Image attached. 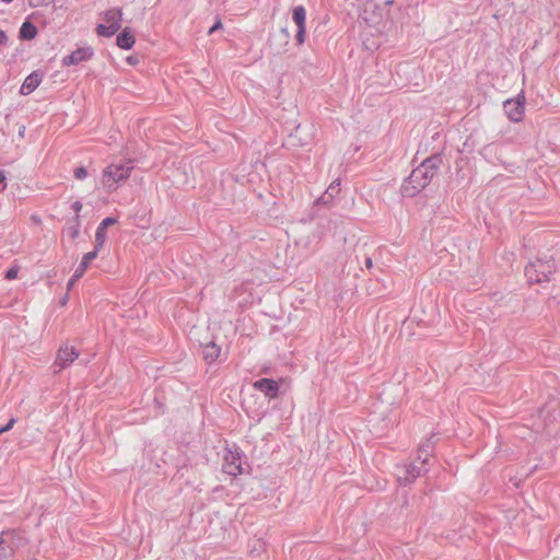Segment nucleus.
I'll use <instances>...</instances> for the list:
<instances>
[{"instance_id": "nucleus-18", "label": "nucleus", "mask_w": 560, "mask_h": 560, "mask_svg": "<svg viewBox=\"0 0 560 560\" xmlns=\"http://www.w3.org/2000/svg\"><path fill=\"white\" fill-rule=\"evenodd\" d=\"M19 272H20V267L19 266H12L11 268H9L5 272V279L7 280H14L18 278L19 276Z\"/></svg>"}, {"instance_id": "nucleus-7", "label": "nucleus", "mask_w": 560, "mask_h": 560, "mask_svg": "<svg viewBox=\"0 0 560 560\" xmlns=\"http://www.w3.org/2000/svg\"><path fill=\"white\" fill-rule=\"evenodd\" d=\"M79 358V351L70 345H62L57 353L55 365L65 369Z\"/></svg>"}, {"instance_id": "nucleus-30", "label": "nucleus", "mask_w": 560, "mask_h": 560, "mask_svg": "<svg viewBox=\"0 0 560 560\" xmlns=\"http://www.w3.org/2000/svg\"><path fill=\"white\" fill-rule=\"evenodd\" d=\"M2 1L9 3V2H12L13 0H2Z\"/></svg>"}, {"instance_id": "nucleus-24", "label": "nucleus", "mask_w": 560, "mask_h": 560, "mask_svg": "<svg viewBox=\"0 0 560 560\" xmlns=\"http://www.w3.org/2000/svg\"><path fill=\"white\" fill-rule=\"evenodd\" d=\"M79 225H80V222H75V225L70 229L69 231V235L71 238H75L79 234Z\"/></svg>"}, {"instance_id": "nucleus-2", "label": "nucleus", "mask_w": 560, "mask_h": 560, "mask_svg": "<svg viewBox=\"0 0 560 560\" xmlns=\"http://www.w3.org/2000/svg\"><path fill=\"white\" fill-rule=\"evenodd\" d=\"M132 172L130 162H117L108 164L102 172L101 183L103 188L108 191H115L118 186L126 182Z\"/></svg>"}, {"instance_id": "nucleus-1", "label": "nucleus", "mask_w": 560, "mask_h": 560, "mask_svg": "<svg viewBox=\"0 0 560 560\" xmlns=\"http://www.w3.org/2000/svg\"><path fill=\"white\" fill-rule=\"evenodd\" d=\"M438 164L434 159L424 160L415 168L402 186V191L407 196H413L427 187L436 174Z\"/></svg>"}, {"instance_id": "nucleus-17", "label": "nucleus", "mask_w": 560, "mask_h": 560, "mask_svg": "<svg viewBox=\"0 0 560 560\" xmlns=\"http://www.w3.org/2000/svg\"><path fill=\"white\" fill-rule=\"evenodd\" d=\"M107 240V230L98 225L95 232V246L94 250L98 253L105 245Z\"/></svg>"}, {"instance_id": "nucleus-22", "label": "nucleus", "mask_w": 560, "mask_h": 560, "mask_svg": "<svg viewBox=\"0 0 560 560\" xmlns=\"http://www.w3.org/2000/svg\"><path fill=\"white\" fill-rule=\"evenodd\" d=\"M116 222L117 221H116L115 218L108 217V218L104 219L98 225H101V226H103L104 229L107 230L108 226L114 225Z\"/></svg>"}, {"instance_id": "nucleus-3", "label": "nucleus", "mask_w": 560, "mask_h": 560, "mask_svg": "<svg viewBox=\"0 0 560 560\" xmlns=\"http://www.w3.org/2000/svg\"><path fill=\"white\" fill-rule=\"evenodd\" d=\"M556 271V264L552 257H537L525 268V276L532 283H544L551 279Z\"/></svg>"}, {"instance_id": "nucleus-13", "label": "nucleus", "mask_w": 560, "mask_h": 560, "mask_svg": "<svg viewBox=\"0 0 560 560\" xmlns=\"http://www.w3.org/2000/svg\"><path fill=\"white\" fill-rule=\"evenodd\" d=\"M40 82H42V75L39 73H37V72L31 73L24 80V82L21 86L20 93L23 95L31 94L33 91H35L38 88Z\"/></svg>"}, {"instance_id": "nucleus-14", "label": "nucleus", "mask_w": 560, "mask_h": 560, "mask_svg": "<svg viewBox=\"0 0 560 560\" xmlns=\"http://www.w3.org/2000/svg\"><path fill=\"white\" fill-rule=\"evenodd\" d=\"M136 43V38L129 27L122 30L116 38V44L121 49H131Z\"/></svg>"}, {"instance_id": "nucleus-12", "label": "nucleus", "mask_w": 560, "mask_h": 560, "mask_svg": "<svg viewBox=\"0 0 560 560\" xmlns=\"http://www.w3.org/2000/svg\"><path fill=\"white\" fill-rule=\"evenodd\" d=\"M97 254L95 250H92V252H89L86 253L83 258H82V261L80 262V265L78 266V268L75 269L70 282H69V287L73 285V283L79 280L84 273L85 271L88 270L89 268V265L91 264V261L93 259H95L97 257Z\"/></svg>"}, {"instance_id": "nucleus-15", "label": "nucleus", "mask_w": 560, "mask_h": 560, "mask_svg": "<svg viewBox=\"0 0 560 560\" xmlns=\"http://www.w3.org/2000/svg\"><path fill=\"white\" fill-rule=\"evenodd\" d=\"M221 354V348L214 342H210L205 345L203 347V358L209 363H212L219 359Z\"/></svg>"}, {"instance_id": "nucleus-11", "label": "nucleus", "mask_w": 560, "mask_h": 560, "mask_svg": "<svg viewBox=\"0 0 560 560\" xmlns=\"http://www.w3.org/2000/svg\"><path fill=\"white\" fill-rule=\"evenodd\" d=\"M93 50L91 48H78L69 56L62 59V65L66 67L78 65L82 61L91 59Z\"/></svg>"}, {"instance_id": "nucleus-10", "label": "nucleus", "mask_w": 560, "mask_h": 560, "mask_svg": "<svg viewBox=\"0 0 560 560\" xmlns=\"http://www.w3.org/2000/svg\"><path fill=\"white\" fill-rule=\"evenodd\" d=\"M223 470L231 475L237 476L242 474V459L238 454L229 452L224 457Z\"/></svg>"}, {"instance_id": "nucleus-23", "label": "nucleus", "mask_w": 560, "mask_h": 560, "mask_svg": "<svg viewBox=\"0 0 560 560\" xmlns=\"http://www.w3.org/2000/svg\"><path fill=\"white\" fill-rule=\"evenodd\" d=\"M14 423H15V419L14 418L10 419L5 425L0 428V434L11 430L13 428Z\"/></svg>"}, {"instance_id": "nucleus-19", "label": "nucleus", "mask_w": 560, "mask_h": 560, "mask_svg": "<svg viewBox=\"0 0 560 560\" xmlns=\"http://www.w3.org/2000/svg\"><path fill=\"white\" fill-rule=\"evenodd\" d=\"M83 208V205L81 201L77 200L71 205V209L75 214V222H80V212Z\"/></svg>"}, {"instance_id": "nucleus-16", "label": "nucleus", "mask_w": 560, "mask_h": 560, "mask_svg": "<svg viewBox=\"0 0 560 560\" xmlns=\"http://www.w3.org/2000/svg\"><path fill=\"white\" fill-rule=\"evenodd\" d=\"M37 35V27L31 22H24L20 28V37L31 40Z\"/></svg>"}, {"instance_id": "nucleus-6", "label": "nucleus", "mask_w": 560, "mask_h": 560, "mask_svg": "<svg viewBox=\"0 0 560 560\" xmlns=\"http://www.w3.org/2000/svg\"><path fill=\"white\" fill-rule=\"evenodd\" d=\"M526 97L523 92L518 93L515 98H509L503 103V108L509 120L520 122L525 115Z\"/></svg>"}, {"instance_id": "nucleus-21", "label": "nucleus", "mask_w": 560, "mask_h": 560, "mask_svg": "<svg viewBox=\"0 0 560 560\" xmlns=\"http://www.w3.org/2000/svg\"><path fill=\"white\" fill-rule=\"evenodd\" d=\"M408 474L410 476H406L405 479L407 481H412L420 476V470L416 469L413 466H411L410 470L408 469Z\"/></svg>"}, {"instance_id": "nucleus-4", "label": "nucleus", "mask_w": 560, "mask_h": 560, "mask_svg": "<svg viewBox=\"0 0 560 560\" xmlns=\"http://www.w3.org/2000/svg\"><path fill=\"white\" fill-rule=\"evenodd\" d=\"M122 16L121 9L112 8L106 10L102 15L103 22L96 26V34L103 37L113 36L120 28Z\"/></svg>"}, {"instance_id": "nucleus-27", "label": "nucleus", "mask_w": 560, "mask_h": 560, "mask_svg": "<svg viewBox=\"0 0 560 560\" xmlns=\"http://www.w3.org/2000/svg\"><path fill=\"white\" fill-rule=\"evenodd\" d=\"M126 61H127L129 65H131V66H135V65H137V63H138V59H137V57H135V56H129V57H127V58H126Z\"/></svg>"}, {"instance_id": "nucleus-8", "label": "nucleus", "mask_w": 560, "mask_h": 560, "mask_svg": "<svg viewBox=\"0 0 560 560\" xmlns=\"http://www.w3.org/2000/svg\"><path fill=\"white\" fill-rule=\"evenodd\" d=\"M253 387L264 394L269 400L275 399L279 395V383L272 378H260L254 382Z\"/></svg>"}, {"instance_id": "nucleus-5", "label": "nucleus", "mask_w": 560, "mask_h": 560, "mask_svg": "<svg viewBox=\"0 0 560 560\" xmlns=\"http://www.w3.org/2000/svg\"><path fill=\"white\" fill-rule=\"evenodd\" d=\"M25 544V537L16 530H4L0 533V559L11 557Z\"/></svg>"}, {"instance_id": "nucleus-9", "label": "nucleus", "mask_w": 560, "mask_h": 560, "mask_svg": "<svg viewBox=\"0 0 560 560\" xmlns=\"http://www.w3.org/2000/svg\"><path fill=\"white\" fill-rule=\"evenodd\" d=\"M292 20L298 26V32L295 35L296 42L299 45H302V44H304L305 36H306V27H305L306 11H305L304 7L299 5V7L294 8Z\"/></svg>"}, {"instance_id": "nucleus-29", "label": "nucleus", "mask_w": 560, "mask_h": 560, "mask_svg": "<svg viewBox=\"0 0 560 560\" xmlns=\"http://www.w3.org/2000/svg\"><path fill=\"white\" fill-rule=\"evenodd\" d=\"M365 265H366L368 268H372V266H373L372 259L368 258L366 261H365Z\"/></svg>"}, {"instance_id": "nucleus-20", "label": "nucleus", "mask_w": 560, "mask_h": 560, "mask_svg": "<svg viewBox=\"0 0 560 560\" xmlns=\"http://www.w3.org/2000/svg\"><path fill=\"white\" fill-rule=\"evenodd\" d=\"M73 175L77 179L82 180L88 176V171L85 167L80 166L73 171Z\"/></svg>"}, {"instance_id": "nucleus-28", "label": "nucleus", "mask_w": 560, "mask_h": 560, "mask_svg": "<svg viewBox=\"0 0 560 560\" xmlns=\"http://www.w3.org/2000/svg\"><path fill=\"white\" fill-rule=\"evenodd\" d=\"M5 173L4 171L0 170V183H4L5 182Z\"/></svg>"}, {"instance_id": "nucleus-26", "label": "nucleus", "mask_w": 560, "mask_h": 560, "mask_svg": "<svg viewBox=\"0 0 560 560\" xmlns=\"http://www.w3.org/2000/svg\"><path fill=\"white\" fill-rule=\"evenodd\" d=\"M8 43V36L7 34L0 30V45H5Z\"/></svg>"}, {"instance_id": "nucleus-25", "label": "nucleus", "mask_w": 560, "mask_h": 560, "mask_svg": "<svg viewBox=\"0 0 560 560\" xmlns=\"http://www.w3.org/2000/svg\"><path fill=\"white\" fill-rule=\"evenodd\" d=\"M222 27L221 21H217L215 24L209 30L208 34H213L217 30Z\"/></svg>"}]
</instances>
